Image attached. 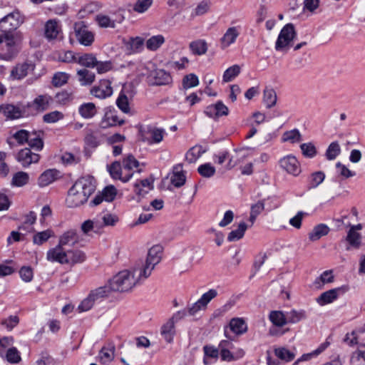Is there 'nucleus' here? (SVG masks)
Here are the masks:
<instances>
[{"mask_svg": "<svg viewBox=\"0 0 365 365\" xmlns=\"http://www.w3.org/2000/svg\"><path fill=\"white\" fill-rule=\"evenodd\" d=\"M96 190V181L91 176L78 179L68 191L66 203L68 207H77L86 203Z\"/></svg>", "mask_w": 365, "mask_h": 365, "instance_id": "obj_1", "label": "nucleus"}, {"mask_svg": "<svg viewBox=\"0 0 365 365\" xmlns=\"http://www.w3.org/2000/svg\"><path fill=\"white\" fill-rule=\"evenodd\" d=\"M139 268L135 265L133 270H123L119 272L108 284L113 292H127L130 290L137 284L144 281L147 277H140Z\"/></svg>", "mask_w": 365, "mask_h": 365, "instance_id": "obj_2", "label": "nucleus"}, {"mask_svg": "<svg viewBox=\"0 0 365 365\" xmlns=\"http://www.w3.org/2000/svg\"><path fill=\"white\" fill-rule=\"evenodd\" d=\"M161 247L159 245L152 247L148 253L146 259L144 262H139L135 265L139 268L140 277H148L161 259Z\"/></svg>", "mask_w": 365, "mask_h": 365, "instance_id": "obj_3", "label": "nucleus"}, {"mask_svg": "<svg viewBox=\"0 0 365 365\" xmlns=\"http://www.w3.org/2000/svg\"><path fill=\"white\" fill-rule=\"evenodd\" d=\"M112 292L113 290L109 284L92 289L88 297L78 305V310L80 312H86L90 310L96 302H101L103 299L108 297Z\"/></svg>", "mask_w": 365, "mask_h": 365, "instance_id": "obj_4", "label": "nucleus"}, {"mask_svg": "<svg viewBox=\"0 0 365 365\" xmlns=\"http://www.w3.org/2000/svg\"><path fill=\"white\" fill-rule=\"evenodd\" d=\"M297 36L294 26L292 24H286L280 31L277 41L275 49L277 51H287L293 44V40Z\"/></svg>", "mask_w": 365, "mask_h": 365, "instance_id": "obj_5", "label": "nucleus"}, {"mask_svg": "<svg viewBox=\"0 0 365 365\" xmlns=\"http://www.w3.org/2000/svg\"><path fill=\"white\" fill-rule=\"evenodd\" d=\"M24 19V16L19 11H14L1 19L0 30L2 32L12 31L21 25Z\"/></svg>", "mask_w": 365, "mask_h": 365, "instance_id": "obj_6", "label": "nucleus"}, {"mask_svg": "<svg viewBox=\"0 0 365 365\" xmlns=\"http://www.w3.org/2000/svg\"><path fill=\"white\" fill-rule=\"evenodd\" d=\"M217 295V290L214 289H209L207 292L204 293L196 302L187 308V313L190 316H195L200 311L206 310L207 304L212 299L215 298Z\"/></svg>", "mask_w": 365, "mask_h": 365, "instance_id": "obj_7", "label": "nucleus"}, {"mask_svg": "<svg viewBox=\"0 0 365 365\" xmlns=\"http://www.w3.org/2000/svg\"><path fill=\"white\" fill-rule=\"evenodd\" d=\"M217 295V290L214 289H209L207 292L204 293L196 302L187 308V313L190 316H195L200 311L206 310L207 304L212 299L215 298Z\"/></svg>", "mask_w": 365, "mask_h": 365, "instance_id": "obj_8", "label": "nucleus"}, {"mask_svg": "<svg viewBox=\"0 0 365 365\" xmlns=\"http://www.w3.org/2000/svg\"><path fill=\"white\" fill-rule=\"evenodd\" d=\"M217 295V290L214 289H209L207 292L204 293L196 302L187 308V313L190 316H195L200 311L206 310L207 304L212 299L215 298Z\"/></svg>", "mask_w": 365, "mask_h": 365, "instance_id": "obj_9", "label": "nucleus"}, {"mask_svg": "<svg viewBox=\"0 0 365 365\" xmlns=\"http://www.w3.org/2000/svg\"><path fill=\"white\" fill-rule=\"evenodd\" d=\"M124 19L123 14L120 11L115 12L111 15L98 14L95 17L98 26L103 29H114L117 25L120 24Z\"/></svg>", "mask_w": 365, "mask_h": 365, "instance_id": "obj_10", "label": "nucleus"}, {"mask_svg": "<svg viewBox=\"0 0 365 365\" xmlns=\"http://www.w3.org/2000/svg\"><path fill=\"white\" fill-rule=\"evenodd\" d=\"M140 133L143 141L148 145L160 143L164 138L165 130L153 126H148L146 128L140 129Z\"/></svg>", "mask_w": 365, "mask_h": 365, "instance_id": "obj_11", "label": "nucleus"}, {"mask_svg": "<svg viewBox=\"0 0 365 365\" xmlns=\"http://www.w3.org/2000/svg\"><path fill=\"white\" fill-rule=\"evenodd\" d=\"M74 30L78 42L85 46H91L94 41V34L89 31L83 21L76 22Z\"/></svg>", "mask_w": 365, "mask_h": 365, "instance_id": "obj_12", "label": "nucleus"}, {"mask_svg": "<svg viewBox=\"0 0 365 365\" xmlns=\"http://www.w3.org/2000/svg\"><path fill=\"white\" fill-rule=\"evenodd\" d=\"M112 82L108 79H101L98 83L93 86L90 93L98 99H105L113 95Z\"/></svg>", "mask_w": 365, "mask_h": 365, "instance_id": "obj_13", "label": "nucleus"}, {"mask_svg": "<svg viewBox=\"0 0 365 365\" xmlns=\"http://www.w3.org/2000/svg\"><path fill=\"white\" fill-rule=\"evenodd\" d=\"M349 290L347 286H342L335 289H329L327 292L322 293L316 299L317 302L320 306H324L326 304L332 303L339 297V294H342Z\"/></svg>", "mask_w": 365, "mask_h": 365, "instance_id": "obj_14", "label": "nucleus"}, {"mask_svg": "<svg viewBox=\"0 0 365 365\" xmlns=\"http://www.w3.org/2000/svg\"><path fill=\"white\" fill-rule=\"evenodd\" d=\"M241 27L240 26H230L227 28L223 36L220 39V48L226 49L235 43L240 35Z\"/></svg>", "mask_w": 365, "mask_h": 365, "instance_id": "obj_15", "label": "nucleus"}, {"mask_svg": "<svg viewBox=\"0 0 365 365\" xmlns=\"http://www.w3.org/2000/svg\"><path fill=\"white\" fill-rule=\"evenodd\" d=\"M281 168L288 173L297 176L301 173V167L297 159L292 155H287L279 160Z\"/></svg>", "mask_w": 365, "mask_h": 365, "instance_id": "obj_16", "label": "nucleus"}, {"mask_svg": "<svg viewBox=\"0 0 365 365\" xmlns=\"http://www.w3.org/2000/svg\"><path fill=\"white\" fill-rule=\"evenodd\" d=\"M16 159L24 168H27L33 163H37L40 160V155L33 153L30 148H26L18 152Z\"/></svg>", "mask_w": 365, "mask_h": 365, "instance_id": "obj_17", "label": "nucleus"}, {"mask_svg": "<svg viewBox=\"0 0 365 365\" xmlns=\"http://www.w3.org/2000/svg\"><path fill=\"white\" fill-rule=\"evenodd\" d=\"M52 102L53 98L48 94L38 95L28 103V107L37 113H42L48 109Z\"/></svg>", "mask_w": 365, "mask_h": 365, "instance_id": "obj_18", "label": "nucleus"}, {"mask_svg": "<svg viewBox=\"0 0 365 365\" xmlns=\"http://www.w3.org/2000/svg\"><path fill=\"white\" fill-rule=\"evenodd\" d=\"M148 81L150 85L161 86L170 83L172 78L170 73L165 70L155 69L150 73Z\"/></svg>", "mask_w": 365, "mask_h": 365, "instance_id": "obj_19", "label": "nucleus"}, {"mask_svg": "<svg viewBox=\"0 0 365 365\" xmlns=\"http://www.w3.org/2000/svg\"><path fill=\"white\" fill-rule=\"evenodd\" d=\"M228 113V108L224 105L222 101H218L215 104L210 105L207 106L205 110V113L212 118H218L223 115H227Z\"/></svg>", "mask_w": 365, "mask_h": 365, "instance_id": "obj_20", "label": "nucleus"}, {"mask_svg": "<svg viewBox=\"0 0 365 365\" xmlns=\"http://www.w3.org/2000/svg\"><path fill=\"white\" fill-rule=\"evenodd\" d=\"M66 251L63 250V247L58 244L55 247L48 250L46 253V259L51 262H58L61 264H66Z\"/></svg>", "mask_w": 365, "mask_h": 365, "instance_id": "obj_21", "label": "nucleus"}, {"mask_svg": "<svg viewBox=\"0 0 365 365\" xmlns=\"http://www.w3.org/2000/svg\"><path fill=\"white\" fill-rule=\"evenodd\" d=\"M61 31L59 21L56 19H50L44 25V35L48 40L56 39Z\"/></svg>", "mask_w": 365, "mask_h": 365, "instance_id": "obj_22", "label": "nucleus"}, {"mask_svg": "<svg viewBox=\"0 0 365 365\" xmlns=\"http://www.w3.org/2000/svg\"><path fill=\"white\" fill-rule=\"evenodd\" d=\"M23 110L18 106L13 104H2L0 106V113L6 119H18L23 115Z\"/></svg>", "mask_w": 365, "mask_h": 365, "instance_id": "obj_23", "label": "nucleus"}, {"mask_svg": "<svg viewBox=\"0 0 365 365\" xmlns=\"http://www.w3.org/2000/svg\"><path fill=\"white\" fill-rule=\"evenodd\" d=\"M186 182L185 172L182 169V164H177L173 168L170 175V183L175 187H180Z\"/></svg>", "mask_w": 365, "mask_h": 365, "instance_id": "obj_24", "label": "nucleus"}, {"mask_svg": "<svg viewBox=\"0 0 365 365\" xmlns=\"http://www.w3.org/2000/svg\"><path fill=\"white\" fill-rule=\"evenodd\" d=\"M60 177V172L57 169H48L42 173L38 178V185L43 187L49 185Z\"/></svg>", "mask_w": 365, "mask_h": 365, "instance_id": "obj_25", "label": "nucleus"}, {"mask_svg": "<svg viewBox=\"0 0 365 365\" xmlns=\"http://www.w3.org/2000/svg\"><path fill=\"white\" fill-rule=\"evenodd\" d=\"M123 166L118 161L113 162L109 167L108 171L113 179L120 180L123 182H128L133 176V173L123 175Z\"/></svg>", "mask_w": 365, "mask_h": 365, "instance_id": "obj_26", "label": "nucleus"}, {"mask_svg": "<svg viewBox=\"0 0 365 365\" xmlns=\"http://www.w3.org/2000/svg\"><path fill=\"white\" fill-rule=\"evenodd\" d=\"M80 242V235L75 230L63 232L59 237L58 244L62 247L74 246Z\"/></svg>", "mask_w": 365, "mask_h": 365, "instance_id": "obj_27", "label": "nucleus"}, {"mask_svg": "<svg viewBox=\"0 0 365 365\" xmlns=\"http://www.w3.org/2000/svg\"><path fill=\"white\" fill-rule=\"evenodd\" d=\"M123 123L124 120L120 119L115 111L109 110L106 112L100 123V126L103 128H107L109 127L121 125Z\"/></svg>", "mask_w": 365, "mask_h": 365, "instance_id": "obj_28", "label": "nucleus"}, {"mask_svg": "<svg viewBox=\"0 0 365 365\" xmlns=\"http://www.w3.org/2000/svg\"><path fill=\"white\" fill-rule=\"evenodd\" d=\"M34 69V65L31 63L24 62L16 65L11 71V76L14 79L20 80L27 76L29 71Z\"/></svg>", "mask_w": 365, "mask_h": 365, "instance_id": "obj_29", "label": "nucleus"}, {"mask_svg": "<svg viewBox=\"0 0 365 365\" xmlns=\"http://www.w3.org/2000/svg\"><path fill=\"white\" fill-rule=\"evenodd\" d=\"M86 254L79 250H70L66 251V264L73 266L78 263H82L86 260Z\"/></svg>", "mask_w": 365, "mask_h": 365, "instance_id": "obj_30", "label": "nucleus"}, {"mask_svg": "<svg viewBox=\"0 0 365 365\" xmlns=\"http://www.w3.org/2000/svg\"><path fill=\"white\" fill-rule=\"evenodd\" d=\"M115 357V346L108 344L101 348L98 354L99 361L102 364H108L111 362Z\"/></svg>", "mask_w": 365, "mask_h": 365, "instance_id": "obj_31", "label": "nucleus"}, {"mask_svg": "<svg viewBox=\"0 0 365 365\" xmlns=\"http://www.w3.org/2000/svg\"><path fill=\"white\" fill-rule=\"evenodd\" d=\"M351 365H365V343L359 344L350 359Z\"/></svg>", "mask_w": 365, "mask_h": 365, "instance_id": "obj_32", "label": "nucleus"}, {"mask_svg": "<svg viewBox=\"0 0 365 365\" xmlns=\"http://www.w3.org/2000/svg\"><path fill=\"white\" fill-rule=\"evenodd\" d=\"M103 139V135L99 131H89L85 136V143L87 146L96 148Z\"/></svg>", "mask_w": 365, "mask_h": 365, "instance_id": "obj_33", "label": "nucleus"}, {"mask_svg": "<svg viewBox=\"0 0 365 365\" xmlns=\"http://www.w3.org/2000/svg\"><path fill=\"white\" fill-rule=\"evenodd\" d=\"M77 76L80 84L84 86L91 85L96 78L95 73L86 68L78 70Z\"/></svg>", "mask_w": 365, "mask_h": 365, "instance_id": "obj_34", "label": "nucleus"}, {"mask_svg": "<svg viewBox=\"0 0 365 365\" xmlns=\"http://www.w3.org/2000/svg\"><path fill=\"white\" fill-rule=\"evenodd\" d=\"M175 334V322L173 318H171L162 326L161 335L167 342L170 343L173 339Z\"/></svg>", "mask_w": 365, "mask_h": 365, "instance_id": "obj_35", "label": "nucleus"}, {"mask_svg": "<svg viewBox=\"0 0 365 365\" xmlns=\"http://www.w3.org/2000/svg\"><path fill=\"white\" fill-rule=\"evenodd\" d=\"M78 113L82 118L90 119L96 115L97 109L93 103H85L79 106Z\"/></svg>", "mask_w": 365, "mask_h": 365, "instance_id": "obj_36", "label": "nucleus"}, {"mask_svg": "<svg viewBox=\"0 0 365 365\" xmlns=\"http://www.w3.org/2000/svg\"><path fill=\"white\" fill-rule=\"evenodd\" d=\"M153 187V180L146 178L135 183L134 192L138 195H143L152 190Z\"/></svg>", "mask_w": 365, "mask_h": 365, "instance_id": "obj_37", "label": "nucleus"}, {"mask_svg": "<svg viewBox=\"0 0 365 365\" xmlns=\"http://www.w3.org/2000/svg\"><path fill=\"white\" fill-rule=\"evenodd\" d=\"M229 327L230 330L237 335L246 332L247 329L245 322L241 318L232 319L230 322Z\"/></svg>", "mask_w": 365, "mask_h": 365, "instance_id": "obj_38", "label": "nucleus"}, {"mask_svg": "<svg viewBox=\"0 0 365 365\" xmlns=\"http://www.w3.org/2000/svg\"><path fill=\"white\" fill-rule=\"evenodd\" d=\"M334 278L332 270H326L314 280V285L317 289H322L325 284L332 282Z\"/></svg>", "mask_w": 365, "mask_h": 365, "instance_id": "obj_39", "label": "nucleus"}, {"mask_svg": "<svg viewBox=\"0 0 365 365\" xmlns=\"http://www.w3.org/2000/svg\"><path fill=\"white\" fill-rule=\"evenodd\" d=\"M204 353L203 363L205 365L210 364L208 359L217 360L219 357V349L212 345H205L202 348Z\"/></svg>", "mask_w": 365, "mask_h": 365, "instance_id": "obj_40", "label": "nucleus"}, {"mask_svg": "<svg viewBox=\"0 0 365 365\" xmlns=\"http://www.w3.org/2000/svg\"><path fill=\"white\" fill-rule=\"evenodd\" d=\"M53 236L54 232L51 229L38 232L33 236V243L34 245H41Z\"/></svg>", "mask_w": 365, "mask_h": 365, "instance_id": "obj_41", "label": "nucleus"}, {"mask_svg": "<svg viewBox=\"0 0 365 365\" xmlns=\"http://www.w3.org/2000/svg\"><path fill=\"white\" fill-rule=\"evenodd\" d=\"M31 148L40 151L43 148V141L41 138V133L33 132L30 133L29 139L27 142Z\"/></svg>", "mask_w": 365, "mask_h": 365, "instance_id": "obj_42", "label": "nucleus"}, {"mask_svg": "<svg viewBox=\"0 0 365 365\" xmlns=\"http://www.w3.org/2000/svg\"><path fill=\"white\" fill-rule=\"evenodd\" d=\"M329 228L324 224L318 225L314 227L312 232L309 234V238L311 241H316L319 240L322 237L327 235L329 233Z\"/></svg>", "mask_w": 365, "mask_h": 365, "instance_id": "obj_43", "label": "nucleus"}, {"mask_svg": "<svg viewBox=\"0 0 365 365\" xmlns=\"http://www.w3.org/2000/svg\"><path fill=\"white\" fill-rule=\"evenodd\" d=\"M269 319L275 327H282L287 324V317L281 311H272Z\"/></svg>", "mask_w": 365, "mask_h": 365, "instance_id": "obj_44", "label": "nucleus"}, {"mask_svg": "<svg viewBox=\"0 0 365 365\" xmlns=\"http://www.w3.org/2000/svg\"><path fill=\"white\" fill-rule=\"evenodd\" d=\"M247 155L245 150L241 149L239 150H235V155H232L229 158V161L227 165V169H232L235 167L239 163L243 162L247 158Z\"/></svg>", "mask_w": 365, "mask_h": 365, "instance_id": "obj_45", "label": "nucleus"}, {"mask_svg": "<svg viewBox=\"0 0 365 365\" xmlns=\"http://www.w3.org/2000/svg\"><path fill=\"white\" fill-rule=\"evenodd\" d=\"M165 43L163 35L158 34L151 36L145 43L146 48L150 51H156Z\"/></svg>", "mask_w": 365, "mask_h": 365, "instance_id": "obj_46", "label": "nucleus"}, {"mask_svg": "<svg viewBox=\"0 0 365 365\" xmlns=\"http://www.w3.org/2000/svg\"><path fill=\"white\" fill-rule=\"evenodd\" d=\"M96 58L92 53H84L78 56L76 60V63L82 66L87 68H94L96 64Z\"/></svg>", "mask_w": 365, "mask_h": 365, "instance_id": "obj_47", "label": "nucleus"}, {"mask_svg": "<svg viewBox=\"0 0 365 365\" xmlns=\"http://www.w3.org/2000/svg\"><path fill=\"white\" fill-rule=\"evenodd\" d=\"M264 202L265 200H259L255 204H252L250 207V216L249 218V221L252 225L257 217L264 210Z\"/></svg>", "mask_w": 365, "mask_h": 365, "instance_id": "obj_48", "label": "nucleus"}, {"mask_svg": "<svg viewBox=\"0 0 365 365\" xmlns=\"http://www.w3.org/2000/svg\"><path fill=\"white\" fill-rule=\"evenodd\" d=\"M263 101L266 107L271 108L274 106L277 103V94L274 89L266 88L264 90Z\"/></svg>", "mask_w": 365, "mask_h": 365, "instance_id": "obj_49", "label": "nucleus"}, {"mask_svg": "<svg viewBox=\"0 0 365 365\" xmlns=\"http://www.w3.org/2000/svg\"><path fill=\"white\" fill-rule=\"evenodd\" d=\"M190 48L195 55H203L207 51V46L204 40H197L190 43Z\"/></svg>", "mask_w": 365, "mask_h": 365, "instance_id": "obj_50", "label": "nucleus"}, {"mask_svg": "<svg viewBox=\"0 0 365 365\" xmlns=\"http://www.w3.org/2000/svg\"><path fill=\"white\" fill-rule=\"evenodd\" d=\"M282 140L290 143H299L302 140V135L297 129H293L284 132L282 135Z\"/></svg>", "mask_w": 365, "mask_h": 365, "instance_id": "obj_51", "label": "nucleus"}, {"mask_svg": "<svg viewBox=\"0 0 365 365\" xmlns=\"http://www.w3.org/2000/svg\"><path fill=\"white\" fill-rule=\"evenodd\" d=\"M241 71V68L239 65H233L226 69L222 76V81L225 83L232 81L235 78H236Z\"/></svg>", "mask_w": 365, "mask_h": 365, "instance_id": "obj_52", "label": "nucleus"}, {"mask_svg": "<svg viewBox=\"0 0 365 365\" xmlns=\"http://www.w3.org/2000/svg\"><path fill=\"white\" fill-rule=\"evenodd\" d=\"M29 180L27 173L19 171L15 173L12 178L11 185L16 187H22L26 185Z\"/></svg>", "mask_w": 365, "mask_h": 365, "instance_id": "obj_53", "label": "nucleus"}, {"mask_svg": "<svg viewBox=\"0 0 365 365\" xmlns=\"http://www.w3.org/2000/svg\"><path fill=\"white\" fill-rule=\"evenodd\" d=\"M247 228V226L245 222H240L237 229L234 230L229 233L227 240L233 242L240 240L244 236Z\"/></svg>", "mask_w": 365, "mask_h": 365, "instance_id": "obj_54", "label": "nucleus"}, {"mask_svg": "<svg viewBox=\"0 0 365 365\" xmlns=\"http://www.w3.org/2000/svg\"><path fill=\"white\" fill-rule=\"evenodd\" d=\"M274 354L277 358L286 362L291 361L295 358V354L284 347L275 349Z\"/></svg>", "mask_w": 365, "mask_h": 365, "instance_id": "obj_55", "label": "nucleus"}, {"mask_svg": "<svg viewBox=\"0 0 365 365\" xmlns=\"http://www.w3.org/2000/svg\"><path fill=\"white\" fill-rule=\"evenodd\" d=\"M6 51L0 53V58L5 61H11L18 53L16 44L6 43Z\"/></svg>", "mask_w": 365, "mask_h": 365, "instance_id": "obj_56", "label": "nucleus"}, {"mask_svg": "<svg viewBox=\"0 0 365 365\" xmlns=\"http://www.w3.org/2000/svg\"><path fill=\"white\" fill-rule=\"evenodd\" d=\"M69 78L70 75L67 73L56 72L52 78V85L56 88L61 87L67 83Z\"/></svg>", "mask_w": 365, "mask_h": 365, "instance_id": "obj_57", "label": "nucleus"}, {"mask_svg": "<svg viewBox=\"0 0 365 365\" xmlns=\"http://www.w3.org/2000/svg\"><path fill=\"white\" fill-rule=\"evenodd\" d=\"M61 160L62 163L66 165H76L81 161V155L79 154H73L69 152L63 153L61 157Z\"/></svg>", "mask_w": 365, "mask_h": 365, "instance_id": "obj_58", "label": "nucleus"}, {"mask_svg": "<svg viewBox=\"0 0 365 365\" xmlns=\"http://www.w3.org/2000/svg\"><path fill=\"white\" fill-rule=\"evenodd\" d=\"M329 346V342L325 341L319 345V346L314 350L313 351L303 354L301 358L297 359V361H295L294 364H297L299 361H308L313 356H317L319 354H320L322 352H323L328 346Z\"/></svg>", "mask_w": 365, "mask_h": 365, "instance_id": "obj_59", "label": "nucleus"}, {"mask_svg": "<svg viewBox=\"0 0 365 365\" xmlns=\"http://www.w3.org/2000/svg\"><path fill=\"white\" fill-rule=\"evenodd\" d=\"M341 153V148L338 142L334 141L330 143L326 150L325 156L328 160H334Z\"/></svg>", "mask_w": 365, "mask_h": 365, "instance_id": "obj_60", "label": "nucleus"}, {"mask_svg": "<svg viewBox=\"0 0 365 365\" xmlns=\"http://www.w3.org/2000/svg\"><path fill=\"white\" fill-rule=\"evenodd\" d=\"M287 323L295 324L306 317L305 312L303 310H291L286 315Z\"/></svg>", "mask_w": 365, "mask_h": 365, "instance_id": "obj_61", "label": "nucleus"}, {"mask_svg": "<svg viewBox=\"0 0 365 365\" xmlns=\"http://www.w3.org/2000/svg\"><path fill=\"white\" fill-rule=\"evenodd\" d=\"M122 163L123 170H128V173H132L131 170L134 168H138L139 166V162L131 154L124 158Z\"/></svg>", "mask_w": 365, "mask_h": 365, "instance_id": "obj_62", "label": "nucleus"}, {"mask_svg": "<svg viewBox=\"0 0 365 365\" xmlns=\"http://www.w3.org/2000/svg\"><path fill=\"white\" fill-rule=\"evenodd\" d=\"M346 240L354 247H359L360 246L361 235L354 229H349Z\"/></svg>", "mask_w": 365, "mask_h": 365, "instance_id": "obj_63", "label": "nucleus"}, {"mask_svg": "<svg viewBox=\"0 0 365 365\" xmlns=\"http://www.w3.org/2000/svg\"><path fill=\"white\" fill-rule=\"evenodd\" d=\"M203 151L200 146H194L191 148L186 153L185 158L190 163H192L196 161L202 154Z\"/></svg>", "mask_w": 365, "mask_h": 365, "instance_id": "obj_64", "label": "nucleus"}]
</instances>
